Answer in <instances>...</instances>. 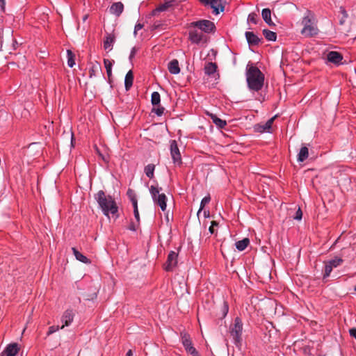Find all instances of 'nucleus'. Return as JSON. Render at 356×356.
Listing matches in <instances>:
<instances>
[{"label":"nucleus","mask_w":356,"mask_h":356,"mask_svg":"<svg viewBox=\"0 0 356 356\" xmlns=\"http://www.w3.org/2000/svg\"><path fill=\"white\" fill-rule=\"evenodd\" d=\"M263 34L265 36L266 39L269 41H275L277 38L276 33L273 31H269L268 29L263 30Z\"/></svg>","instance_id":"c85d7f7f"},{"label":"nucleus","mask_w":356,"mask_h":356,"mask_svg":"<svg viewBox=\"0 0 356 356\" xmlns=\"http://www.w3.org/2000/svg\"><path fill=\"white\" fill-rule=\"evenodd\" d=\"M72 250L76 259L79 261L84 264H89L90 262V259H88L86 256L79 252L75 248H72Z\"/></svg>","instance_id":"b1692460"},{"label":"nucleus","mask_w":356,"mask_h":356,"mask_svg":"<svg viewBox=\"0 0 356 356\" xmlns=\"http://www.w3.org/2000/svg\"><path fill=\"white\" fill-rule=\"evenodd\" d=\"M333 268H334L330 265L329 261H325L323 278L329 277Z\"/></svg>","instance_id":"72a5a7b5"},{"label":"nucleus","mask_w":356,"mask_h":356,"mask_svg":"<svg viewBox=\"0 0 356 356\" xmlns=\"http://www.w3.org/2000/svg\"><path fill=\"white\" fill-rule=\"evenodd\" d=\"M0 6L1 9L3 10L5 7V0H0Z\"/></svg>","instance_id":"3c124183"},{"label":"nucleus","mask_w":356,"mask_h":356,"mask_svg":"<svg viewBox=\"0 0 356 356\" xmlns=\"http://www.w3.org/2000/svg\"><path fill=\"white\" fill-rule=\"evenodd\" d=\"M106 74H107L108 80L110 81L111 77L112 76V70L108 69V70H106Z\"/></svg>","instance_id":"8fccbe9b"},{"label":"nucleus","mask_w":356,"mask_h":356,"mask_svg":"<svg viewBox=\"0 0 356 356\" xmlns=\"http://www.w3.org/2000/svg\"><path fill=\"white\" fill-rule=\"evenodd\" d=\"M301 25L303 27L300 33L306 38H312L318 33L316 19L309 10L306 11L302 19Z\"/></svg>","instance_id":"7ed1b4c3"},{"label":"nucleus","mask_w":356,"mask_h":356,"mask_svg":"<svg viewBox=\"0 0 356 356\" xmlns=\"http://www.w3.org/2000/svg\"><path fill=\"white\" fill-rule=\"evenodd\" d=\"M114 60H110L106 58L104 59V64L106 70H108V69L112 70V66Z\"/></svg>","instance_id":"58836bf2"},{"label":"nucleus","mask_w":356,"mask_h":356,"mask_svg":"<svg viewBox=\"0 0 356 356\" xmlns=\"http://www.w3.org/2000/svg\"><path fill=\"white\" fill-rule=\"evenodd\" d=\"M133 81H134V74L131 70H129L126 76L124 79V86L126 90H129V89L131 88L133 85Z\"/></svg>","instance_id":"412c9836"},{"label":"nucleus","mask_w":356,"mask_h":356,"mask_svg":"<svg viewBox=\"0 0 356 356\" xmlns=\"http://www.w3.org/2000/svg\"><path fill=\"white\" fill-rule=\"evenodd\" d=\"M200 1L205 6L209 5L215 15L219 14V8L221 12L224 11L225 6L222 0H200Z\"/></svg>","instance_id":"6e6552de"},{"label":"nucleus","mask_w":356,"mask_h":356,"mask_svg":"<svg viewBox=\"0 0 356 356\" xmlns=\"http://www.w3.org/2000/svg\"><path fill=\"white\" fill-rule=\"evenodd\" d=\"M67 65L70 67H72L75 65L74 54L71 50L67 51Z\"/></svg>","instance_id":"2f4dec72"},{"label":"nucleus","mask_w":356,"mask_h":356,"mask_svg":"<svg viewBox=\"0 0 356 356\" xmlns=\"http://www.w3.org/2000/svg\"><path fill=\"white\" fill-rule=\"evenodd\" d=\"M129 229H130L131 230H134H134H136V227H135V226H134V225H131L129 227Z\"/></svg>","instance_id":"4d7b16f0"},{"label":"nucleus","mask_w":356,"mask_h":356,"mask_svg":"<svg viewBox=\"0 0 356 356\" xmlns=\"http://www.w3.org/2000/svg\"><path fill=\"white\" fill-rule=\"evenodd\" d=\"M87 17H88V16H87V15L84 16V17H83V20H86V19H87Z\"/></svg>","instance_id":"bf43d9fd"},{"label":"nucleus","mask_w":356,"mask_h":356,"mask_svg":"<svg viewBox=\"0 0 356 356\" xmlns=\"http://www.w3.org/2000/svg\"><path fill=\"white\" fill-rule=\"evenodd\" d=\"M191 27L197 28L202 32L210 33L215 29V24L209 20L202 19L191 23Z\"/></svg>","instance_id":"39448f33"},{"label":"nucleus","mask_w":356,"mask_h":356,"mask_svg":"<svg viewBox=\"0 0 356 356\" xmlns=\"http://www.w3.org/2000/svg\"><path fill=\"white\" fill-rule=\"evenodd\" d=\"M155 165L154 164H148L145 168V173L149 178H152L154 177V171Z\"/></svg>","instance_id":"7c9ffc66"},{"label":"nucleus","mask_w":356,"mask_h":356,"mask_svg":"<svg viewBox=\"0 0 356 356\" xmlns=\"http://www.w3.org/2000/svg\"><path fill=\"white\" fill-rule=\"evenodd\" d=\"M127 195L130 198V200H131L132 203H133V200H137V199L136 197V195H135L134 191L133 190L129 189L127 191Z\"/></svg>","instance_id":"a19ab883"},{"label":"nucleus","mask_w":356,"mask_h":356,"mask_svg":"<svg viewBox=\"0 0 356 356\" xmlns=\"http://www.w3.org/2000/svg\"><path fill=\"white\" fill-rule=\"evenodd\" d=\"M302 217V212L300 208L296 211V216H294V219L296 220H301Z\"/></svg>","instance_id":"37998d69"},{"label":"nucleus","mask_w":356,"mask_h":356,"mask_svg":"<svg viewBox=\"0 0 356 356\" xmlns=\"http://www.w3.org/2000/svg\"><path fill=\"white\" fill-rule=\"evenodd\" d=\"M350 335L356 339V328L353 327L349 330Z\"/></svg>","instance_id":"de8ad7c7"},{"label":"nucleus","mask_w":356,"mask_h":356,"mask_svg":"<svg viewBox=\"0 0 356 356\" xmlns=\"http://www.w3.org/2000/svg\"><path fill=\"white\" fill-rule=\"evenodd\" d=\"M328 61L334 63L339 64L343 59L342 55L338 51H330L327 55Z\"/></svg>","instance_id":"f8f14e48"},{"label":"nucleus","mask_w":356,"mask_h":356,"mask_svg":"<svg viewBox=\"0 0 356 356\" xmlns=\"http://www.w3.org/2000/svg\"><path fill=\"white\" fill-rule=\"evenodd\" d=\"M161 191V188H159L158 187L151 186V187L149 188V192L151 193L153 200H156V198L158 197L159 194H161L160 193Z\"/></svg>","instance_id":"473e14b6"},{"label":"nucleus","mask_w":356,"mask_h":356,"mask_svg":"<svg viewBox=\"0 0 356 356\" xmlns=\"http://www.w3.org/2000/svg\"><path fill=\"white\" fill-rule=\"evenodd\" d=\"M211 200V197L209 195L208 196H206L204 197L202 201H201V204H200V209L199 211H197V215L201 212V211L204 209V207H205V205L207 204H208Z\"/></svg>","instance_id":"c9c22d12"},{"label":"nucleus","mask_w":356,"mask_h":356,"mask_svg":"<svg viewBox=\"0 0 356 356\" xmlns=\"http://www.w3.org/2000/svg\"><path fill=\"white\" fill-rule=\"evenodd\" d=\"M245 38L250 45H258L261 39L256 35L253 32H245Z\"/></svg>","instance_id":"2eb2a0df"},{"label":"nucleus","mask_w":356,"mask_h":356,"mask_svg":"<svg viewBox=\"0 0 356 356\" xmlns=\"http://www.w3.org/2000/svg\"><path fill=\"white\" fill-rule=\"evenodd\" d=\"M18 45V43L16 40H14L13 41V48L15 49H16V46Z\"/></svg>","instance_id":"864d4df0"},{"label":"nucleus","mask_w":356,"mask_h":356,"mask_svg":"<svg viewBox=\"0 0 356 356\" xmlns=\"http://www.w3.org/2000/svg\"><path fill=\"white\" fill-rule=\"evenodd\" d=\"M124 5L121 2L113 3L110 7L111 13L119 17L123 12Z\"/></svg>","instance_id":"f3484780"},{"label":"nucleus","mask_w":356,"mask_h":356,"mask_svg":"<svg viewBox=\"0 0 356 356\" xmlns=\"http://www.w3.org/2000/svg\"><path fill=\"white\" fill-rule=\"evenodd\" d=\"M74 316V314L72 310H66L62 316L61 321L63 323V325L60 327V329L64 328L65 326H69L73 321Z\"/></svg>","instance_id":"9b49d317"},{"label":"nucleus","mask_w":356,"mask_h":356,"mask_svg":"<svg viewBox=\"0 0 356 356\" xmlns=\"http://www.w3.org/2000/svg\"><path fill=\"white\" fill-rule=\"evenodd\" d=\"M343 13L344 14L345 17H347V14L345 10L343 11Z\"/></svg>","instance_id":"13d9d810"},{"label":"nucleus","mask_w":356,"mask_h":356,"mask_svg":"<svg viewBox=\"0 0 356 356\" xmlns=\"http://www.w3.org/2000/svg\"><path fill=\"white\" fill-rule=\"evenodd\" d=\"M204 35L197 29H191L189 31V39L193 43L199 44L204 38Z\"/></svg>","instance_id":"9d476101"},{"label":"nucleus","mask_w":356,"mask_h":356,"mask_svg":"<svg viewBox=\"0 0 356 356\" xmlns=\"http://www.w3.org/2000/svg\"><path fill=\"white\" fill-rule=\"evenodd\" d=\"M70 137H71V144L72 145H73V134L72 133H70Z\"/></svg>","instance_id":"6e6d98bb"},{"label":"nucleus","mask_w":356,"mask_h":356,"mask_svg":"<svg viewBox=\"0 0 356 356\" xmlns=\"http://www.w3.org/2000/svg\"><path fill=\"white\" fill-rule=\"evenodd\" d=\"M157 108H153L152 111L154 112L158 116H161L163 115L164 112V108L161 106L159 104L157 105Z\"/></svg>","instance_id":"ea45409f"},{"label":"nucleus","mask_w":356,"mask_h":356,"mask_svg":"<svg viewBox=\"0 0 356 356\" xmlns=\"http://www.w3.org/2000/svg\"><path fill=\"white\" fill-rule=\"evenodd\" d=\"M1 356H4V354L2 353Z\"/></svg>","instance_id":"052dcab7"},{"label":"nucleus","mask_w":356,"mask_h":356,"mask_svg":"<svg viewBox=\"0 0 356 356\" xmlns=\"http://www.w3.org/2000/svg\"><path fill=\"white\" fill-rule=\"evenodd\" d=\"M333 268L339 266L343 263V259L340 257H335L333 259L328 261Z\"/></svg>","instance_id":"f704fd0d"},{"label":"nucleus","mask_w":356,"mask_h":356,"mask_svg":"<svg viewBox=\"0 0 356 356\" xmlns=\"http://www.w3.org/2000/svg\"><path fill=\"white\" fill-rule=\"evenodd\" d=\"M102 71V67L99 63L95 62L92 63V67L89 70V76L92 78L93 76H95L97 73Z\"/></svg>","instance_id":"a878e982"},{"label":"nucleus","mask_w":356,"mask_h":356,"mask_svg":"<svg viewBox=\"0 0 356 356\" xmlns=\"http://www.w3.org/2000/svg\"><path fill=\"white\" fill-rule=\"evenodd\" d=\"M261 15L265 22L270 26H275L271 19V11L269 8H264L261 11Z\"/></svg>","instance_id":"aec40b11"},{"label":"nucleus","mask_w":356,"mask_h":356,"mask_svg":"<svg viewBox=\"0 0 356 356\" xmlns=\"http://www.w3.org/2000/svg\"><path fill=\"white\" fill-rule=\"evenodd\" d=\"M137 51V49L136 47H133L131 51V53H130V55H129V60H131L132 58L135 56V54Z\"/></svg>","instance_id":"49530a36"},{"label":"nucleus","mask_w":356,"mask_h":356,"mask_svg":"<svg viewBox=\"0 0 356 356\" xmlns=\"http://www.w3.org/2000/svg\"><path fill=\"white\" fill-rule=\"evenodd\" d=\"M143 27V25L141 24H137L136 26H135V29H134V35H136V33H137V31L140 30Z\"/></svg>","instance_id":"09e8293b"},{"label":"nucleus","mask_w":356,"mask_h":356,"mask_svg":"<svg viewBox=\"0 0 356 356\" xmlns=\"http://www.w3.org/2000/svg\"><path fill=\"white\" fill-rule=\"evenodd\" d=\"M181 342L186 350L188 353H190L193 356H200L198 352L193 347L192 341L188 334H187L186 333L181 334Z\"/></svg>","instance_id":"423d86ee"},{"label":"nucleus","mask_w":356,"mask_h":356,"mask_svg":"<svg viewBox=\"0 0 356 356\" xmlns=\"http://www.w3.org/2000/svg\"><path fill=\"white\" fill-rule=\"evenodd\" d=\"M178 254L175 251H171L167 259L164 268L166 271H171L177 264Z\"/></svg>","instance_id":"1a4fd4ad"},{"label":"nucleus","mask_w":356,"mask_h":356,"mask_svg":"<svg viewBox=\"0 0 356 356\" xmlns=\"http://www.w3.org/2000/svg\"><path fill=\"white\" fill-rule=\"evenodd\" d=\"M204 217H205V218H208V217H209V211H204Z\"/></svg>","instance_id":"603ef678"},{"label":"nucleus","mask_w":356,"mask_h":356,"mask_svg":"<svg viewBox=\"0 0 356 356\" xmlns=\"http://www.w3.org/2000/svg\"><path fill=\"white\" fill-rule=\"evenodd\" d=\"M275 117H273L270 119H269L266 123L264 124H257L255 126V129L260 133H263L265 131H269L271 129L272 124L273 123L274 119Z\"/></svg>","instance_id":"ddd939ff"},{"label":"nucleus","mask_w":356,"mask_h":356,"mask_svg":"<svg viewBox=\"0 0 356 356\" xmlns=\"http://www.w3.org/2000/svg\"><path fill=\"white\" fill-rule=\"evenodd\" d=\"M207 114L211 117L213 122L219 128H223L227 124L226 121L220 119L215 114L209 113Z\"/></svg>","instance_id":"393cba45"},{"label":"nucleus","mask_w":356,"mask_h":356,"mask_svg":"<svg viewBox=\"0 0 356 356\" xmlns=\"http://www.w3.org/2000/svg\"><path fill=\"white\" fill-rule=\"evenodd\" d=\"M355 291H356V286H355Z\"/></svg>","instance_id":"680f3d73"},{"label":"nucleus","mask_w":356,"mask_h":356,"mask_svg":"<svg viewBox=\"0 0 356 356\" xmlns=\"http://www.w3.org/2000/svg\"><path fill=\"white\" fill-rule=\"evenodd\" d=\"M95 198L104 215L109 216L111 213L118 217V207L111 196H106L103 191H99Z\"/></svg>","instance_id":"f03ea898"},{"label":"nucleus","mask_w":356,"mask_h":356,"mask_svg":"<svg viewBox=\"0 0 356 356\" xmlns=\"http://www.w3.org/2000/svg\"><path fill=\"white\" fill-rule=\"evenodd\" d=\"M170 149L171 157L174 163L180 165L181 163V157L176 140H172L170 141Z\"/></svg>","instance_id":"0eeeda50"},{"label":"nucleus","mask_w":356,"mask_h":356,"mask_svg":"<svg viewBox=\"0 0 356 356\" xmlns=\"http://www.w3.org/2000/svg\"><path fill=\"white\" fill-rule=\"evenodd\" d=\"M248 22H250L254 24L257 23V15L254 13L249 14L248 17Z\"/></svg>","instance_id":"4c0bfd02"},{"label":"nucleus","mask_w":356,"mask_h":356,"mask_svg":"<svg viewBox=\"0 0 356 356\" xmlns=\"http://www.w3.org/2000/svg\"><path fill=\"white\" fill-rule=\"evenodd\" d=\"M228 309H229V307H228V305L227 304L226 302H223V307H222V311H223V315L222 316L225 317L227 312H228Z\"/></svg>","instance_id":"a18cd8bd"},{"label":"nucleus","mask_w":356,"mask_h":356,"mask_svg":"<svg viewBox=\"0 0 356 356\" xmlns=\"http://www.w3.org/2000/svg\"><path fill=\"white\" fill-rule=\"evenodd\" d=\"M309 156V149L306 146H302L298 154V161L303 162L305 161Z\"/></svg>","instance_id":"4be33fe9"},{"label":"nucleus","mask_w":356,"mask_h":356,"mask_svg":"<svg viewBox=\"0 0 356 356\" xmlns=\"http://www.w3.org/2000/svg\"><path fill=\"white\" fill-rule=\"evenodd\" d=\"M115 40V37L113 34L107 33L104 40V49L105 50L111 51Z\"/></svg>","instance_id":"4468645a"},{"label":"nucleus","mask_w":356,"mask_h":356,"mask_svg":"<svg viewBox=\"0 0 356 356\" xmlns=\"http://www.w3.org/2000/svg\"><path fill=\"white\" fill-rule=\"evenodd\" d=\"M172 6V1H168L159 5L154 11V14L155 15L158 12H163L167 10L169 8Z\"/></svg>","instance_id":"bb28decb"},{"label":"nucleus","mask_w":356,"mask_h":356,"mask_svg":"<svg viewBox=\"0 0 356 356\" xmlns=\"http://www.w3.org/2000/svg\"><path fill=\"white\" fill-rule=\"evenodd\" d=\"M217 67L216 63L212 62L207 63L204 66V72L210 76L216 72Z\"/></svg>","instance_id":"5701e85b"},{"label":"nucleus","mask_w":356,"mask_h":356,"mask_svg":"<svg viewBox=\"0 0 356 356\" xmlns=\"http://www.w3.org/2000/svg\"><path fill=\"white\" fill-rule=\"evenodd\" d=\"M250 243V240L248 238H245L243 240L238 241L236 243V248L239 251L244 250Z\"/></svg>","instance_id":"cd10ccee"},{"label":"nucleus","mask_w":356,"mask_h":356,"mask_svg":"<svg viewBox=\"0 0 356 356\" xmlns=\"http://www.w3.org/2000/svg\"><path fill=\"white\" fill-rule=\"evenodd\" d=\"M133 207H134V216H135L136 220L138 222H139L140 217H139V212H138V202H137V200H133Z\"/></svg>","instance_id":"e433bc0d"},{"label":"nucleus","mask_w":356,"mask_h":356,"mask_svg":"<svg viewBox=\"0 0 356 356\" xmlns=\"http://www.w3.org/2000/svg\"><path fill=\"white\" fill-rule=\"evenodd\" d=\"M218 223L216 221L213 220V221L211 222V226L209 227V232L211 234H213L214 233V229H213L214 226H218Z\"/></svg>","instance_id":"c03bdc74"},{"label":"nucleus","mask_w":356,"mask_h":356,"mask_svg":"<svg viewBox=\"0 0 356 356\" xmlns=\"http://www.w3.org/2000/svg\"><path fill=\"white\" fill-rule=\"evenodd\" d=\"M229 333L234 344L237 347H240L242 342L243 323L238 317H236L234 323L230 325Z\"/></svg>","instance_id":"20e7f679"},{"label":"nucleus","mask_w":356,"mask_h":356,"mask_svg":"<svg viewBox=\"0 0 356 356\" xmlns=\"http://www.w3.org/2000/svg\"><path fill=\"white\" fill-rule=\"evenodd\" d=\"M132 351L131 350H129L127 353V355L126 356H132Z\"/></svg>","instance_id":"5fc2aeb1"},{"label":"nucleus","mask_w":356,"mask_h":356,"mask_svg":"<svg viewBox=\"0 0 356 356\" xmlns=\"http://www.w3.org/2000/svg\"><path fill=\"white\" fill-rule=\"evenodd\" d=\"M168 69L169 72L172 74H177L180 72V67L179 66V62L177 59H173L169 62L168 65Z\"/></svg>","instance_id":"6ab92c4d"},{"label":"nucleus","mask_w":356,"mask_h":356,"mask_svg":"<svg viewBox=\"0 0 356 356\" xmlns=\"http://www.w3.org/2000/svg\"><path fill=\"white\" fill-rule=\"evenodd\" d=\"M19 348L16 343L9 344L3 352L4 356H15L18 353Z\"/></svg>","instance_id":"a211bd4d"},{"label":"nucleus","mask_w":356,"mask_h":356,"mask_svg":"<svg viewBox=\"0 0 356 356\" xmlns=\"http://www.w3.org/2000/svg\"><path fill=\"white\" fill-rule=\"evenodd\" d=\"M161 96L158 92H154L151 96V102L153 106H157L160 104Z\"/></svg>","instance_id":"c756f323"},{"label":"nucleus","mask_w":356,"mask_h":356,"mask_svg":"<svg viewBox=\"0 0 356 356\" xmlns=\"http://www.w3.org/2000/svg\"><path fill=\"white\" fill-rule=\"evenodd\" d=\"M60 328V327H59L58 325H52L49 327V331L47 332V334L48 335L51 334L56 332V331H58Z\"/></svg>","instance_id":"79ce46f5"},{"label":"nucleus","mask_w":356,"mask_h":356,"mask_svg":"<svg viewBox=\"0 0 356 356\" xmlns=\"http://www.w3.org/2000/svg\"><path fill=\"white\" fill-rule=\"evenodd\" d=\"M246 80L249 89L257 92L264 86V75L258 67L251 65L247 69Z\"/></svg>","instance_id":"f257e3e1"},{"label":"nucleus","mask_w":356,"mask_h":356,"mask_svg":"<svg viewBox=\"0 0 356 356\" xmlns=\"http://www.w3.org/2000/svg\"><path fill=\"white\" fill-rule=\"evenodd\" d=\"M167 197L164 193L159 194L158 197L156 198V200H154V202L158 205L161 209L164 211L166 209L167 204Z\"/></svg>","instance_id":"dca6fc26"}]
</instances>
